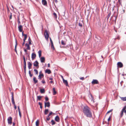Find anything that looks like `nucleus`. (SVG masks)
Returning a JSON list of instances; mask_svg holds the SVG:
<instances>
[{
	"instance_id": "obj_38",
	"label": "nucleus",
	"mask_w": 126,
	"mask_h": 126,
	"mask_svg": "<svg viewBox=\"0 0 126 126\" xmlns=\"http://www.w3.org/2000/svg\"><path fill=\"white\" fill-rule=\"evenodd\" d=\"M29 74L30 75V76L31 77H32V74H31V71L29 70Z\"/></svg>"
},
{
	"instance_id": "obj_12",
	"label": "nucleus",
	"mask_w": 126,
	"mask_h": 126,
	"mask_svg": "<svg viewBox=\"0 0 126 126\" xmlns=\"http://www.w3.org/2000/svg\"><path fill=\"white\" fill-rule=\"evenodd\" d=\"M36 55L35 53H33L32 54V60H34L36 57Z\"/></svg>"
},
{
	"instance_id": "obj_33",
	"label": "nucleus",
	"mask_w": 126,
	"mask_h": 126,
	"mask_svg": "<svg viewBox=\"0 0 126 126\" xmlns=\"http://www.w3.org/2000/svg\"><path fill=\"white\" fill-rule=\"evenodd\" d=\"M66 43L64 42L63 40H62L61 41V44L62 45H66Z\"/></svg>"
},
{
	"instance_id": "obj_25",
	"label": "nucleus",
	"mask_w": 126,
	"mask_h": 126,
	"mask_svg": "<svg viewBox=\"0 0 126 126\" xmlns=\"http://www.w3.org/2000/svg\"><path fill=\"white\" fill-rule=\"evenodd\" d=\"M42 96H37V100H38L39 101L42 98Z\"/></svg>"
},
{
	"instance_id": "obj_63",
	"label": "nucleus",
	"mask_w": 126,
	"mask_h": 126,
	"mask_svg": "<svg viewBox=\"0 0 126 126\" xmlns=\"http://www.w3.org/2000/svg\"><path fill=\"white\" fill-rule=\"evenodd\" d=\"M23 43H25V40H26L23 39Z\"/></svg>"
},
{
	"instance_id": "obj_45",
	"label": "nucleus",
	"mask_w": 126,
	"mask_h": 126,
	"mask_svg": "<svg viewBox=\"0 0 126 126\" xmlns=\"http://www.w3.org/2000/svg\"><path fill=\"white\" fill-rule=\"evenodd\" d=\"M113 110V109H112L111 110H110L109 111H108L107 113H109L112 112Z\"/></svg>"
},
{
	"instance_id": "obj_61",
	"label": "nucleus",
	"mask_w": 126,
	"mask_h": 126,
	"mask_svg": "<svg viewBox=\"0 0 126 126\" xmlns=\"http://www.w3.org/2000/svg\"><path fill=\"white\" fill-rule=\"evenodd\" d=\"M49 79L51 80H53V78H50Z\"/></svg>"
},
{
	"instance_id": "obj_56",
	"label": "nucleus",
	"mask_w": 126,
	"mask_h": 126,
	"mask_svg": "<svg viewBox=\"0 0 126 126\" xmlns=\"http://www.w3.org/2000/svg\"><path fill=\"white\" fill-rule=\"evenodd\" d=\"M18 111H20V109L19 108V106L18 107Z\"/></svg>"
},
{
	"instance_id": "obj_18",
	"label": "nucleus",
	"mask_w": 126,
	"mask_h": 126,
	"mask_svg": "<svg viewBox=\"0 0 126 126\" xmlns=\"http://www.w3.org/2000/svg\"><path fill=\"white\" fill-rule=\"evenodd\" d=\"M25 46L27 47L26 48V49L27 50H29L30 49V46L28 44L26 43L25 44Z\"/></svg>"
},
{
	"instance_id": "obj_47",
	"label": "nucleus",
	"mask_w": 126,
	"mask_h": 126,
	"mask_svg": "<svg viewBox=\"0 0 126 126\" xmlns=\"http://www.w3.org/2000/svg\"><path fill=\"white\" fill-rule=\"evenodd\" d=\"M12 14L11 13H10V17H9V19H12Z\"/></svg>"
},
{
	"instance_id": "obj_41",
	"label": "nucleus",
	"mask_w": 126,
	"mask_h": 126,
	"mask_svg": "<svg viewBox=\"0 0 126 126\" xmlns=\"http://www.w3.org/2000/svg\"><path fill=\"white\" fill-rule=\"evenodd\" d=\"M24 39L26 40L27 37V34H24Z\"/></svg>"
},
{
	"instance_id": "obj_34",
	"label": "nucleus",
	"mask_w": 126,
	"mask_h": 126,
	"mask_svg": "<svg viewBox=\"0 0 126 126\" xmlns=\"http://www.w3.org/2000/svg\"><path fill=\"white\" fill-rule=\"evenodd\" d=\"M51 122L52 123V125L55 124L56 123L53 120H52L51 121Z\"/></svg>"
},
{
	"instance_id": "obj_50",
	"label": "nucleus",
	"mask_w": 126,
	"mask_h": 126,
	"mask_svg": "<svg viewBox=\"0 0 126 126\" xmlns=\"http://www.w3.org/2000/svg\"><path fill=\"white\" fill-rule=\"evenodd\" d=\"M49 39H50V41L51 43H53V42L52 40H51V38L50 37H49Z\"/></svg>"
},
{
	"instance_id": "obj_30",
	"label": "nucleus",
	"mask_w": 126,
	"mask_h": 126,
	"mask_svg": "<svg viewBox=\"0 0 126 126\" xmlns=\"http://www.w3.org/2000/svg\"><path fill=\"white\" fill-rule=\"evenodd\" d=\"M16 45L15 46V50L16 51V52H17V50H16V48L17 44V41H16Z\"/></svg>"
},
{
	"instance_id": "obj_32",
	"label": "nucleus",
	"mask_w": 126,
	"mask_h": 126,
	"mask_svg": "<svg viewBox=\"0 0 126 126\" xmlns=\"http://www.w3.org/2000/svg\"><path fill=\"white\" fill-rule=\"evenodd\" d=\"M48 110L47 109H45V111L44 112V113L45 114L47 115L48 113Z\"/></svg>"
},
{
	"instance_id": "obj_19",
	"label": "nucleus",
	"mask_w": 126,
	"mask_h": 126,
	"mask_svg": "<svg viewBox=\"0 0 126 126\" xmlns=\"http://www.w3.org/2000/svg\"><path fill=\"white\" fill-rule=\"evenodd\" d=\"M42 3L44 5H45L47 4V2L46 0H42Z\"/></svg>"
},
{
	"instance_id": "obj_1",
	"label": "nucleus",
	"mask_w": 126,
	"mask_h": 126,
	"mask_svg": "<svg viewBox=\"0 0 126 126\" xmlns=\"http://www.w3.org/2000/svg\"><path fill=\"white\" fill-rule=\"evenodd\" d=\"M126 106H125L122 109L121 112L120 114L119 117L120 118H121L123 115V113H124L125 114L126 113Z\"/></svg>"
},
{
	"instance_id": "obj_55",
	"label": "nucleus",
	"mask_w": 126,
	"mask_h": 126,
	"mask_svg": "<svg viewBox=\"0 0 126 126\" xmlns=\"http://www.w3.org/2000/svg\"><path fill=\"white\" fill-rule=\"evenodd\" d=\"M110 118H111V117L110 116L108 119V121H110Z\"/></svg>"
},
{
	"instance_id": "obj_35",
	"label": "nucleus",
	"mask_w": 126,
	"mask_h": 126,
	"mask_svg": "<svg viewBox=\"0 0 126 126\" xmlns=\"http://www.w3.org/2000/svg\"><path fill=\"white\" fill-rule=\"evenodd\" d=\"M39 125V121L37 120L36 122V126H38Z\"/></svg>"
},
{
	"instance_id": "obj_49",
	"label": "nucleus",
	"mask_w": 126,
	"mask_h": 126,
	"mask_svg": "<svg viewBox=\"0 0 126 126\" xmlns=\"http://www.w3.org/2000/svg\"><path fill=\"white\" fill-rule=\"evenodd\" d=\"M19 115L21 118V112L20 111H19Z\"/></svg>"
},
{
	"instance_id": "obj_43",
	"label": "nucleus",
	"mask_w": 126,
	"mask_h": 126,
	"mask_svg": "<svg viewBox=\"0 0 126 126\" xmlns=\"http://www.w3.org/2000/svg\"><path fill=\"white\" fill-rule=\"evenodd\" d=\"M45 100L46 101H47L49 99L47 96H46L45 97Z\"/></svg>"
},
{
	"instance_id": "obj_42",
	"label": "nucleus",
	"mask_w": 126,
	"mask_h": 126,
	"mask_svg": "<svg viewBox=\"0 0 126 126\" xmlns=\"http://www.w3.org/2000/svg\"><path fill=\"white\" fill-rule=\"evenodd\" d=\"M110 13H109L108 14L107 16V19H108L109 18V17H110Z\"/></svg>"
},
{
	"instance_id": "obj_59",
	"label": "nucleus",
	"mask_w": 126,
	"mask_h": 126,
	"mask_svg": "<svg viewBox=\"0 0 126 126\" xmlns=\"http://www.w3.org/2000/svg\"><path fill=\"white\" fill-rule=\"evenodd\" d=\"M22 36H24L25 34H24L23 31H22Z\"/></svg>"
},
{
	"instance_id": "obj_6",
	"label": "nucleus",
	"mask_w": 126,
	"mask_h": 126,
	"mask_svg": "<svg viewBox=\"0 0 126 126\" xmlns=\"http://www.w3.org/2000/svg\"><path fill=\"white\" fill-rule=\"evenodd\" d=\"M89 100L91 102H92L93 103L94 102V98L91 94H90L89 95Z\"/></svg>"
},
{
	"instance_id": "obj_14",
	"label": "nucleus",
	"mask_w": 126,
	"mask_h": 126,
	"mask_svg": "<svg viewBox=\"0 0 126 126\" xmlns=\"http://www.w3.org/2000/svg\"><path fill=\"white\" fill-rule=\"evenodd\" d=\"M60 118L58 115L56 116L55 118V121L57 122H59L60 121Z\"/></svg>"
},
{
	"instance_id": "obj_2",
	"label": "nucleus",
	"mask_w": 126,
	"mask_h": 126,
	"mask_svg": "<svg viewBox=\"0 0 126 126\" xmlns=\"http://www.w3.org/2000/svg\"><path fill=\"white\" fill-rule=\"evenodd\" d=\"M83 110L84 114L91 111L90 108L87 106L84 107Z\"/></svg>"
},
{
	"instance_id": "obj_9",
	"label": "nucleus",
	"mask_w": 126,
	"mask_h": 126,
	"mask_svg": "<svg viewBox=\"0 0 126 126\" xmlns=\"http://www.w3.org/2000/svg\"><path fill=\"white\" fill-rule=\"evenodd\" d=\"M92 83L93 84H98L99 83V82L96 79H93L92 82Z\"/></svg>"
},
{
	"instance_id": "obj_54",
	"label": "nucleus",
	"mask_w": 126,
	"mask_h": 126,
	"mask_svg": "<svg viewBox=\"0 0 126 126\" xmlns=\"http://www.w3.org/2000/svg\"><path fill=\"white\" fill-rule=\"evenodd\" d=\"M42 82L43 83H45L46 82L44 80H42Z\"/></svg>"
},
{
	"instance_id": "obj_24",
	"label": "nucleus",
	"mask_w": 126,
	"mask_h": 126,
	"mask_svg": "<svg viewBox=\"0 0 126 126\" xmlns=\"http://www.w3.org/2000/svg\"><path fill=\"white\" fill-rule=\"evenodd\" d=\"M53 95H55L56 94V92L55 90V89L54 88H53Z\"/></svg>"
},
{
	"instance_id": "obj_58",
	"label": "nucleus",
	"mask_w": 126,
	"mask_h": 126,
	"mask_svg": "<svg viewBox=\"0 0 126 126\" xmlns=\"http://www.w3.org/2000/svg\"><path fill=\"white\" fill-rule=\"evenodd\" d=\"M47 67H50V64L49 63H48L47 65Z\"/></svg>"
},
{
	"instance_id": "obj_31",
	"label": "nucleus",
	"mask_w": 126,
	"mask_h": 126,
	"mask_svg": "<svg viewBox=\"0 0 126 126\" xmlns=\"http://www.w3.org/2000/svg\"><path fill=\"white\" fill-rule=\"evenodd\" d=\"M121 99L123 101H126V97H121Z\"/></svg>"
},
{
	"instance_id": "obj_48",
	"label": "nucleus",
	"mask_w": 126,
	"mask_h": 126,
	"mask_svg": "<svg viewBox=\"0 0 126 126\" xmlns=\"http://www.w3.org/2000/svg\"><path fill=\"white\" fill-rule=\"evenodd\" d=\"M24 70H26V65H24Z\"/></svg>"
},
{
	"instance_id": "obj_21",
	"label": "nucleus",
	"mask_w": 126,
	"mask_h": 126,
	"mask_svg": "<svg viewBox=\"0 0 126 126\" xmlns=\"http://www.w3.org/2000/svg\"><path fill=\"white\" fill-rule=\"evenodd\" d=\"M23 58L24 60V62H23V65H26V63L25 59V57L24 56H23Z\"/></svg>"
},
{
	"instance_id": "obj_11",
	"label": "nucleus",
	"mask_w": 126,
	"mask_h": 126,
	"mask_svg": "<svg viewBox=\"0 0 126 126\" xmlns=\"http://www.w3.org/2000/svg\"><path fill=\"white\" fill-rule=\"evenodd\" d=\"M18 30L20 32H22L23 30V27L21 25H20L18 27Z\"/></svg>"
},
{
	"instance_id": "obj_10",
	"label": "nucleus",
	"mask_w": 126,
	"mask_h": 126,
	"mask_svg": "<svg viewBox=\"0 0 126 126\" xmlns=\"http://www.w3.org/2000/svg\"><path fill=\"white\" fill-rule=\"evenodd\" d=\"M117 65L118 67L122 68L123 66V65L121 62H118L117 63Z\"/></svg>"
},
{
	"instance_id": "obj_27",
	"label": "nucleus",
	"mask_w": 126,
	"mask_h": 126,
	"mask_svg": "<svg viewBox=\"0 0 126 126\" xmlns=\"http://www.w3.org/2000/svg\"><path fill=\"white\" fill-rule=\"evenodd\" d=\"M45 90L44 89H40V92L42 94L44 93H45Z\"/></svg>"
},
{
	"instance_id": "obj_8",
	"label": "nucleus",
	"mask_w": 126,
	"mask_h": 126,
	"mask_svg": "<svg viewBox=\"0 0 126 126\" xmlns=\"http://www.w3.org/2000/svg\"><path fill=\"white\" fill-rule=\"evenodd\" d=\"M38 64L39 63L37 61H35L33 63L34 66L37 68H38L39 67Z\"/></svg>"
},
{
	"instance_id": "obj_51",
	"label": "nucleus",
	"mask_w": 126,
	"mask_h": 126,
	"mask_svg": "<svg viewBox=\"0 0 126 126\" xmlns=\"http://www.w3.org/2000/svg\"><path fill=\"white\" fill-rule=\"evenodd\" d=\"M118 1L119 2V4H121V0H118Z\"/></svg>"
},
{
	"instance_id": "obj_23",
	"label": "nucleus",
	"mask_w": 126,
	"mask_h": 126,
	"mask_svg": "<svg viewBox=\"0 0 126 126\" xmlns=\"http://www.w3.org/2000/svg\"><path fill=\"white\" fill-rule=\"evenodd\" d=\"M44 77L43 74L42 73V74H41L40 72V74L38 76L39 79H41L42 78V77Z\"/></svg>"
},
{
	"instance_id": "obj_60",
	"label": "nucleus",
	"mask_w": 126,
	"mask_h": 126,
	"mask_svg": "<svg viewBox=\"0 0 126 126\" xmlns=\"http://www.w3.org/2000/svg\"><path fill=\"white\" fill-rule=\"evenodd\" d=\"M49 82L51 83H53V81H50Z\"/></svg>"
},
{
	"instance_id": "obj_37",
	"label": "nucleus",
	"mask_w": 126,
	"mask_h": 126,
	"mask_svg": "<svg viewBox=\"0 0 126 126\" xmlns=\"http://www.w3.org/2000/svg\"><path fill=\"white\" fill-rule=\"evenodd\" d=\"M53 15L54 16V17H55V18L56 19L57 17V15L54 12L53 13Z\"/></svg>"
},
{
	"instance_id": "obj_29",
	"label": "nucleus",
	"mask_w": 126,
	"mask_h": 126,
	"mask_svg": "<svg viewBox=\"0 0 126 126\" xmlns=\"http://www.w3.org/2000/svg\"><path fill=\"white\" fill-rule=\"evenodd\" d=\"M39 56V57H40L41 56V50L39 51L38 52Z\"/></svg>"
},
{
	"instance_id": "obj_16",
	"label": "nucleus",
	"mask_w": 126,
	"mask_h": 126,
	"mask_svg": "<svg viewBox=\"0 0 126 126\" xmlns=\"http://www.w3.org/2000/svg\"><path fill=\"white\" fill-rule=\"evenodd\" d=\"M28 68L29 69H30L31 68L32 64L31 63L28 62Z\"/></svg>"
},
{
	"instance_id": "obj_26",
	"label": "nucleus",
	"mask_w": 126,
	"mask_h": 126,
	"mask_svg": "<svg viewBox=\"0 0 126 126\" xmlns=\"http://www.w3.org/2000/svg\"><path fill=\"white\" fill-rule=\"evenodd\" d=\"M28 41L29 42V45H31L32 44L31 42L32 41L30 37H29V38L28 39Z\"/></svg>"
},
{
	"instance_id": "obj_28",
	"label": "nucleus",
	"mask_w": 126,
	"mask_h": 126,
	"mask_svg": "<svg viewBox=\"0 0 126 126\" xmlns=\"http://www.w3.org/2000/svg\"><path fill=\"white\" fill-rule=\"evenodd\" d=\"M51 47L52 48L53 50H54L55 49V48L54 46L53 43H51Z\"/></svg>"
},
{
	"instance_id": "obj_36",
	"label": "nucleus",
	"mask_w": 126,
	"mask_h": 126,
	"mask_svg": "<svg viewBox=\"0 0 126 126\" xmlns=\"http://www.w3.org/2000/svg\"><path fill=\"white\" fill-rule=\"evenodd\" d=\"M38 104L40 106V108L41 109H42V104L40 102H38Z\"/></svg>"
},
{
	"instance_id": "obj_4",
	"label": "nucleus",
	"mask_w": 126,
	"mask_h": 126,
	"mask_svg": "<svg viewBox=\"0 0 126 126\" xmlns=\"http://www.w3.org/2000/svg\"><path fill=\"white\" fill-rule=\"evenodd\" d=\"M49 36L48 31L47 30H45V31L44 36L45 39L47 41L48 40Z\"/></svg>"
},
{
	"instance_id": "obj_22",
	"label": "nucleus",
	"mask_w": 126,
	"mask_h": 126,
	"mask_svg": "<svg viewBox=\"0 0 126 126\" xmlns=\"http://www.w3.org/2000/svg\"><path fill=\"white\" fill-rule=\"evenodd\" d=\"M45 72L48 74H50L51 73V72L49 69H47L46 70Z\"/></svg>"
},
{
	"instance_id": "obj_57",
	"label": "nucleus",
	"mask_w": 126,
	"mask_h": 126,
	"mask_svg": "<svg viewBox=\"0 0 126 126\" xmlns=\"http://www.w3.org/2000/svg\"><path fill=\"white\" fill-rule=\"evenodd\" d=\"M53 113L52 112H50L49 113V115H51Z\"/></svg>"
},
{
	"instance_id": "obj_62",
	"label": "nucleus",
	"mask_w": 126,
	"mask_h": 126,
	"mask_svg": "<svg viewBox=\"0 0 126 126\" xmlns=\"http://www.w3.org/2000/svg\"><path fill=\"white\" fill-rule=\"evenodd\" d=\"M15 124L14 123V122L13 123V126H15Z\"/></svg>"
},
{
	"instance_id": "obj_52",
	"label": "nucleus",
	"mask_w": 126,
	"mask_h": 126,
	"mask_svg": "<svg viewBox=\"0 0 126 126\" xmlns=\"http://www.w3.org/2000/svg\"><path fill=\"white\" fill-rule=\"evenodd\" d=\"M27 49H24V51L26 53V54H27Z\"/></svg>"
},
{
	"instance_id": "obj_7",
	"label": "nucleus",
	"mask_w": 126,
	"mask_h": 126,
	"mask_svg": "<svg viewBox=\"0 0 126 126\" xmlns=\"http://www.w3.org/2000/svg\"><path fill=\"white\" fill-rule=\"evenodd\" d=\"M8 122V124H11L12 123V118L11 117H9L7 119Z\"/></svg>"
},
{
	"instance_id": "obj_3",
	"label": "nucleus",
	"mask_w": 126,
	"mask_h": 126,
	"mask_svg": "<svg viewBox=\"0 0 126 126\" xmlns=\"http://www.w3.org/2000/svg\"><path fill=\"white\" fill-rule=\"evenodd\" d=\"M11 94H12V103L14 105V108L15 110L16 109V105L15 102L14 100V93L13 92H11Z\"/></svg>"
},
{
	"instance_id": "obj_46",
	"label": "nucleus",
	"mask_w": 126,
	"mask_h": 126,
	"mask_svg": "<svg viewBox=\"0 0 126 126\" xmlns=\"http://www.w3.org/2000/svg\"><path fill=\"white\" fill-rule=\"evenodd\" d=\"M80 80H83L84 79V77H82L80 78Z\"/></svg>"
},
{
	"instance_id": "obj_53",
	"label": "nucleus",
	"mask_w": 126,
	"mask_h": 126,
	"mask_svg": "<svg viewBox=\"0 0 126 126\" xmlns=\"http://www.w3.org/2000/svg\"><path fill=\"white\" fill-rule=\"evenodd\" d=\"M47 121L49 120L50 119V117H47Z\"/></svg>"
},
{
	"instance_id": "obj_44",
	"label": "nucleus",
	"mask_w": 126,
	"mask_h": 126,
	"mask_svg": "<svg viewBox=\"0 0 126 126\" xmlns=\"http://www.w3.org/2000/svg\"><path fill=\"white\" fill-rule=\"evenodd\" d=\"M79 26L82 27V24L80 22H79Z\"/></svg>"
},
{
	"instance_id": "obj_15",
	"label": "nucleus",
	"mask_w": 126,
	"mask_h": 126,
	"mask_svg": "<svg viewBox=\"0 0 126 126\" xmlns=\"http://www.w3.org/2000/svg\"><path fill=\"white\" fill-rule=\"evenodd\" d=\"M40 60L41 63H44L45 62V59L44 57H42L40 58Z\"/></svg>"
},
{
	"instance_id": "obj_20",
	"label": "nucleus",
	"mask_w": 126,
	"mask_h": 126,
	"mask_svg": "<svg viewBox=\"0 0 126 126\" xmlns=\"http://www.w3.org/2000/svg\"><path fill=\"white\" fill-rule=\"evenodd\" d=\"M33 81L34 82L35 84H36V83H37L38 82V80L36 79V78L35 77H34L33 78Z\"/></svg>"
},
{
	"instance_id": "obj_5",
	"label": "nucleus",
	"mask_w": 126,
	"mask_h": 126,
	"mask_svg": "<svg viewBox=\"0 0 126 126\" xmlns=\"http://www.w3.org/2000/svg\"><path fill=\"white\" fill-rule=\"evenodd\" d=\"M84 115L87 117L91 118L92 117V114L91 111L84 114Z\"/></svg>"
},
{
	"instance_id": "obj_64",
	"label": "nucleus",
	"mask_w": 126,
	"mask_h": 126,
	"mask_svg": "<svg viewBox=\"0 0 126 126\" xmlns=\"http://www.w3.org/2000/svg\"><path fill=\"white\" fill-rule=\"evenodd\" d=\"M24 72L25 74H26V70H24Z\"/></svg>"
},
{
	"instance_id": "obj_39",
	"label": "nucleus",
	"mask_w": 126,
	"mask_h": 126,
	"mask_svg": "<svg viewBox=\"0 0 126 126\" xmlns=\"http://www.w3.org/2000/svg\"><path fill=\"white\" fill-rule=\"evenodd\" d=\"M20 19L19 17H18V20H17V22L18 24H20Z\"/></svg>"
},
{
	"instance_id": "obj_40",
	"label": "nucleus",
	"mask_w": 126,
	"mask_h": 126,
	"mask_svg": "<svg viewBox=\"0 0 126 126\" xmlns=\"http://www.w3.org/2000/svg\"><path fill=\"white\" fill-rule=\"evenodd\" d=\"M34 71L35 72L36 74H38V71L37 70L35 69L34 70Z\"/></svg>"
},
{
	"instance_id": "obj_17",
	"label": "nucleus",
	"mask_w": 126,
	"mask_h": 126,
	"mask_svg": "<svg viewBox=\"0 0 126 126\" xmlns=\"http://www.w3.org/2000/svg\"><path fill=\"white\" fill-rule=\"evenodd\" d=\"M63 83L66 86H68V82L66 80H65L64 79H63Z\"/></svg>"
},
{
	"instance_id": "obj_13",
	"label": "nucleus",
	"mask_w": 126,
	"mask_h": 126,
	"mask_svg": "<svg viewBox=\"0 0 126 126\" xmlns=\"http://www.w3.org/2000/svg\"><path fill=\"white\" fill-rule=\"evenodd\" d=\"M50 106V103L49 102H47L45 103V107L46 108V107H49Z\"/></svg>"
}]
</instances>
